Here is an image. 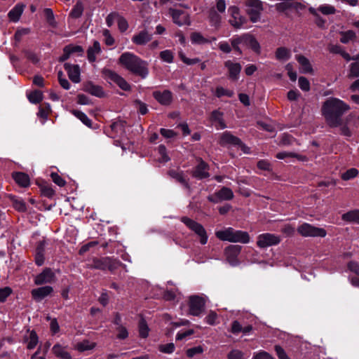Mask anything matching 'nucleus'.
<instances>
[{"label": "nucleus", "instance_id": "1", "mask_svg": "<svg viewBox=\"0 0 359 359\" xmlns=\"http://www.w3.org/2000/svg\"><path fill=\"white\" fill-rule=\"evenodd\" d=\"M350 107L344 101L336 98L330 97L322 107V113L327 124L332 128H336L341 124V116L348 111Z\"/></svg>", "mask_w": 359, "mask_h": 359}, {"label": "nucleus", "instance_id": "2", "mask_svg": "<svg viewBox=\"0 0 359 359\" xmlns=\"http://www.w3.org/2000/svg\"><path fill=\"white\" fill-rule=\"evenodd\" d=\"M119 64L134 74L138 75L142 78H146L148 75V64L142 60L136 55L130 53H123L118 59Z\"/></svg>", "mask_w": 359, "mask_h": 359}, {"label": "nucleus", "instance_id": "3", "mask_svg": "<svg viewBox=\"0 0 359 359\" xmlns=\"http://www.w3.org/2000/svg\"><path fill=\"white\" fill-rule=\"evenodd\" d=\"M215 235L221 241L231 243H248L250 241V237L247 232L237 231L231 227L217 231Z\"/></svg>", "mask_w": 359, "mask_h": 359}, {"label": "nucleus", "instance_id": "4", "mask_svg": "<svg viewBox=\"0 0 359 359\" xmlns=\"http://www.w3.org/2000/svg\"><path fill=\"white\" fill-rule=\"evenodd\" d=\"M297 231L304 237L323 238L327 235V232L324 229L314 226L308 223H304L300 225L297 229Z\"/></svg>", "mask_w": 359, "mask_h": 359}, {"label": "nucleus", "instance_id": "5", "mask_svg": "<svg viewBox=\"0 0 359 359\" xmlns=\"http://www.w3.org/2000/svg\"><path fill=\"white\" fill-rule=\"evenodd\" d=\"M181 220L189 229L194 231L199 236L200 243L202 245L207 243L208 236L201 224L186 217H182Z\"/></svg>", "mask_w": 359, "mask_h": 359}, {"label": "nucleus", "instance_id": "6", "mask_svg": "<svg viewBox=\"0 0 359 359\" xmlns=\"http://www.w3.org/2000/svg\"><path fill=\"white\" fill-rule=\"evenodd\" d=\"M102 74L104 79H107L110 83H114L116 84L123 90H130V86L128 82L115 72L109 69H104L102 70Z\"/></svg>", "mask_w": 359, "mask_h": 359}, {"label": "nucleus", "instance_id": "7", "mask_svg": "<svg viewBox=\"0 0 359 359\" xmlns=\"http://www.w3.org/2000/svg\"><path fill=\"white\" fill-rule=\"evenodd\" d=\"M240 43L246 45L256 53H259V51L260 46L259 43L253 36L250 35H245L241 38L234 39L231 41V44L233 48L238 51H240V49L238 45Z\"/></svg>", "mask_w": 359, "mask_h": 359}, {"label": "nucleus", "instance_id": "8", "mask_svg": "<svg viewBox=\"0 0 359 359\" xmlns=\"http://www.w3.org/2000/svg\"><path fill=\"white\" fill-rule=\"evenodd\" d=\"M247 12L253 22L259 20L260 13L262 10V2L259 0H247L245 1Z\"/></svg>", "mask_w": 359, "mask_h": 359}, {"label": "nucleus", "instance_id": "9", "mask_svg": "<svg viewBox=\"0 0 359 359\" xmlns=\"http://www.w3.org/2000/svg\"><path fill=\"white\" fill-rule=\"evenodd\" d=\"M280 242V238L273 233H266L260 234L257 238V245L260 248H267L278 245Z\"/></svg>", "mask_w": 359, "mask_h": 359}, {"label": "nucleus", "instance_id": "10", "mask_svg": "<svg viewBox=\"0 0 359 359\" xmlns=\"http://www.w3.org/2000/svg\"><path fill=\"white\" fill-rule=\"evenodd\" d=\"M189 314L198 316L203 311L205 306V301L198 296H191L189 298Z\"/></svg>", "mask_w": 359, "mask_h": 359}, {"label": "nucleus", "instance_id": "11", "mask_svg": "<svg viewBox=\"0 0 359 359\" xmlns=\"http://www.w3.org/2000/svg\"><path fill=\"white\" fill-rule=\"evenodd\" d=\"M228 11L231 16L229 19L230 24L236 28L243 27L245 20V18L240 14L238 8L236 6H230Z\"/></svg>", "mask_w": 359, "mask_h": 359}, {"label": "nucleus", "instance_id": "12", "mask_svg": "<svg viewBox=\"0 0 359 359\" xmlns=\"http://www.w3.org/2000/svg\"><path fill=\"white\" fill-rule=\"evenodd\" d=\"M169 12L174 23L177 25L182 26L190 24L189 15L186 12L177 9H170Z\"/></svg>", "mask_w": 359, "mask_h": 359}, {"label": "nucleus", "instance_id": "13", "mask_svg": "<svg viewBox=\"0 0 359 359\" xmlns=\"http://www.w3.org/2000/svg\"><path fill=\"white\" fill-rule=\"evenodd\" d=\"M233 197V193L229 188L223 187L218 191L215 196H208V200L213 203H218L221 201L230 200Z\"/></svg>", "mask_w": 359, "mask_h": 359}, {"label": "nucleus", "instance_id": "14", "mask_svg": "<svg viewBox=\"0 0 359 359\" xmlns=\"http://www.w3.org/2000/svg\"><path fill=\"white\" fill-rule=\"evenodd\" d=\"M55 274L50 269H44L41 273L37 275L34 279L36 285H43L50 283L54 280Z\"/></svg>", "mask_w": 359, "mask_h": 359}, {"label": "nucleus", "instance_id": "15", "mask_svg": "<svg viewBox=\"0 0 359 359\" xmlns=\"http://www.w3.org/2000/svg\"><path fill=\"white\" fill-rule=\"evenodd\" d=\"M154 97L163 105H169L172 100V94L168 90H156L153 93Z\"/></svg>", "mask_w": 359, "mask_h": 359}, {"label": "nucleus", "instance_id": "16", "mask_svg": "<svg viewBox=\"0 0 359 359\" xmlns=\"http://www.w3.org/2000/svg\"><path fill=\"white\" fill-rule=\"evenodd\" d=\"M65 69L67 71L69 78L72 82L75 83L80 82V68L78 65L65 63Z\"/></svg>", "mask_w": 359, "mask_h": 359}, {"label": "nucleus", "instance_id": "17", "mask_svg": "<svg viewBox=\"0 0 359 359\" xmlns=\"http://www.w3.org/2000/svg\"><path fill=\"white\" fill-rule=\"evenodd\" d=\"M53 289L50 286H44L32 290V296L36 302H41L45 297L51 294Z\"/></svg>", "mask_w": 359, "mask_h": 359}, {"label": "nucleus", "instance_id": "18", "mask_svg": "<svg viewBox=\"0 0 359 359\" xmlns=\"http://www.w3.org/2000/svg\"><path fill=\"white\" fill-rule=\"evenodd\" d=\"M83 52V48L80 46L69 45L63 50V54L60 57V61L64 62L67 60L72 55L76 54L81 55Z\"/></svg>", "mask_w": 359, "mask_h": 359}, {"label": "nucleus", "instance_id": "19", "mask_svg": "<svg viewBox=\"0 0 359 359\" xmlns=\"http://www.w3.org/2000/svg\"><path fill=\"white\" fill-rule=\"evenodd\" d=\"M309 11L314 16H318V12L325 15H332L337 12L335 7L330 4H322L318 8L310 7Z\"/></svg>", "mask_w": 359, "mask_h": 359}, {"label": "nucleus", "instance_id": "20", "mask_svg": "<svg viewBox=\"0 0 359 359\" xmlns=\"http://www.w3.org/2000/svg\"><path fill=\"white\" fill-rule=\"evenodd\" d=\"M224 65L228 69L229 78L232 80H237L241 71V65L238 62L227 60L225 62Z\"/></svg>", "mask_w": 359, "mask_h": 359}, {"label": "nucleus", "instance_id": "21", "mask_svg": "<svg viewBox=\"0 0 359 359\" xmlns=\"http://www.w3.org/2000/svg\"><path fill=\"white\" fill-rule=\"evenodd\" d=\"M241 247L238 245H232L226 249V255L227 261L231 266H236L238 262L236 259L237 255L239 254Z\"/></svg>", "mask_w": 359, "mask_h": 359}, {"label": "nucleus", "instance_id": "22", "mask_svg": "<svg viewBox=\"0 0 359 359\" xmlns=\"http://www.w3.org/2000/svg\"><path fill=\"white\" fill-rule=\"evenodd\" d=\"M53 354L60 359H72L71 354L67 351V346L60 344H55L52 348Z\"/></svg>", "mask_w": 359, "mask_h": 359}, {"label": "nucleus", "instance_id": "23", "mask_svg": "<svg viewBox=\"0 0 359 359\" xmlns=\"http://www.w3.org/2000/svg\"><path fill=\"white\" fill-rule=\"evenodd\" d=\"M151 39V35L146 30H142L135 34L132 41L136 45H144Z\"/></svg>", "mask_w": 359, "mask_h": 359}, {"label": "nucleus", "instance_id": "24", "mask_svg": "<svg viewBox=\"0 0 359 359\" xmlns=\"http://www.w3.org/2000/svg\"><path fill=\"white\" fill-rule=\"evenodd\" d=\"M295 58L300 65L299 70L301 73L308 74L313 72L312 66L306 57L302 55H297Z\"/></svg>", "mask_w": 359, "mask_h": 359}, {"label": "nucleus", "instance_id": "25", "mask_svg": "<svg viewBox=\"0 0 359 359\" xmlns=\"http://www.w3.org/2000/svg\"><path fill=\"white\" fill-rule=\"evenodd\" d=\"M83 89L86 92L98 97H102L104 95L102 88L100 86L95 85L91 82L87 83L84 86Z\"/></svg>", "mask_w": 359, "mask_h": 359}, {"label": "nucleus", "instance_id": "26", "mask_svg": "<svg viewBox=\"0 0 359 359\" xmlns=\"http://www.w3.org/2000/svg\"><path fill=\"white\" fill-rule=\"evenodd\" d=\"M118 264V262L113 261L109 257L103 258L101 260H98L95 262V267L101 269H108L109 271H113L116 268V265Z\"/></svg>", "mask_w": 359, "mask_h": 359}, {"label": "nucleus", "instance_id": "27", "mask_svg": "<svg viewBox=\"0 0 359 359\" xmlns=\"http://www.w3.org/2000/svg\"><path fill=\"white\" fill-rule=\"evenodd\" d=\"M194 176L198 179H203L208 177L209 174L208 172V165L201 161L194 172Z\"/></svg>", "mask_w": 359, "mask_h": 359}, {"label": "nucleus", "instance_id": "28", "mask_svg": "<svg viewBox=\"0 0 359 359\" xmlns=\"http://www.w3.org/2000/svg\"><path fill=\"white\" fill-rule=\"evenodd\" d=\"M13 177L15 182L22 187H27L29 185V177L24 172H14L13 174Z\"/></svg>", "mask_w": 359, "mask_h": 359}, {"label": "nucleus", "instance_id": "29", "mask_svg": "<svg viewBox=\"0 0 359 359\" xmlns=\"http://www.w3.org/2000/svg\"><path fill=\"white\" fill-rule=\"evenodd\" d=\"M241 143L240 139L232 135L231 133L228 132H225L222 134L220 138V144L222 145L224 144H233L237 145Z\"/></svg>", "mask_w": 359, "mask_h": 359}, {"label": "nucleus", "instance_id": "30", "mask_svg": "<svg viewBox=\"0 0 359 359\" xmlns=\"http://www.w3.org/2000/svg\"><path fill=\"white\" fill-rule=\"evenodd\" d=\"M101 53L100 44L98 41H95L93 43V46L88 49V59L90 62H93L96 60L97 55Z\"/></svg>", "mask_w": 359, "mask_h": 359}, {"label": "nucleus", "instance_id": "31", "mask_svg": "<svg viewBox=\"0 0 359 359\" xmlns=\"http://www.w3.org/2000/svg\"><path fill=\"white\" fill-rule=\"evenodd\" d=\"M25 6L23 4H17L8 13V18L13 22H18L24 11Z\"/></svg>", "mask_w": 359, "mask_h": 359}, {"label": "nucleus", "instance_id": "32", "mask_svg": "<svg viewBox=\"0 0 359 359\" xmlns=\"http://www.w3.org/2000/svg\"><path fill=\"white\" fill-rule=\"evenodd\" d=\"M45 244L40 242L37 245L35 252V262L38 266H41L44 263Z\"/></svg>", "mask_w": 359, "mask_h": 359}, {"label": "nucleus", "instance_id": "33", "mask_svg": "<svg viewBox=\"0 0 359 359\" xmlns=\"http://www.w3.org/2000/svg\"><path fill=\"white\" fill-rule=\"evenodd\" d=\"M276 58L280 61H286L292 56L291 50L285 47H280L276 50Z\"/></svg>", "mask_w": 359, "mask_h": 359}, {"label": "nucleus", "instance_id": "34", "mask_svg": "<svg viewBox=\"0 0 359 359\" xmlns=\"http://www.w3.org/2000/svg\"><path fill=\"white\" fill-rule=\"evenodd\" d=\"M342 219L345 222L359 224V210H353L344 213Z\"/></svg>", "mask_w": 359, "mask_h": 359}, {"label": "nucleus", "instance_id": "35", "mask_svg": "<svg viewBox=\"0 0 359 359\" xmlns=\"http://www.w3.org/2000/svg\"><path fill=\"white\" fill-rule=\"evenodd\" d=\"M211 120L215 123L217 129H224L226 128V125L222 119V114L219 111H214L211 115Z\"/></svg>", "mask_w": 359, "mask_h": 359}, {"label": "nucleus", "instance_id": "36", "mask_svg": "<svg viewBox=\"0 0 359 359\" xmlns=\"http://www.w3.org/2000/svg\"><path fill=\"white\" fill-rule=\"evenodd\" d=\"M96 346V343L90 341L89 340H83L78 343L76 346V348L81 352L89 351L93 349Z\"/></svg>", "mask_w": 359, "mask_h": 359}, {"label": "nucleus", "instance_id": "37", "mask_svg": "<svg viewBox=\"0 0 359 359\" xmlns=\"http://www.w3.org/2000/svg\"><path fill=\"white\" fill-rule=\"evenodd\" d=\"M297 158L299 161H304L306 160V157L302 155H299L297 154L292 153V152H287V151H282L279 152L276 154V158L278 159H285L287 158Z\"/></svg>", "mask_w": 359, "mask_h": 359}, {"label": "nucleus", "instance_id": "38", "mask_svg": "<svg viewBox=\"0 0 359 359\" xmlns=\"http://www.w3.org/2000/svg\"><path fill=\"white\" fill-rule=\"evenodd\" d=\"M72 114L79 118L84 125L88 128H92L91 120L83 112L79 110H73Z\"/></svg>", "mask_w": 359, "mask_h": 359}, {"label": "nucleus", "instance_id": "39", "mask_svg": "<svg viewBox=\"0 0 359 359\" xmlns=\"http://www.w3.org/2000/svg\"><path fill=\"white\" fill-rule=\"evenodd\" d=\"M191 41L192 43H195V44H204V43L210 42V40L205 38L199 32H193L191 35Z\"/></svg>", "mask_w": 359, "mask_h": 359}, {"label": "nucleus", "instance_id": "40", "mask_svg": "<svg viewBox=\"0 0 359 359\" xmlns=\"http://www.w3.org/2000/svg\"><path fill=\"white\" fill-rule=\"evenodd\" d=\"M11 201L15 209L20 212H25L26 210V205L24 201L15 196L11 197Z\"/></svg>", "mask_w": 359, "mask_h": 359}, {"label": "nucleus", "instance_id": "41", "mask_svg": "<svg viewBox=\"0 0 359 359\" xmlns=\"http://www.w3.org/2000/svg\"><path fill=\"white\" fill-rule=\"evenodd\" d=\"M170 175L187 188L189 187L187 179L184 177L182 172L171 170L170 171Z\"/></svg>", "mask_w": 359, "mask_h": 359}, {"label": "nucleus", "instance_id": "42", "mask_svg": "<svg viewBox=\"0 0 359 359\" xmlns=\"http://www.w3.org/2000/svg\"><path fill=\"white\" fill-rule=\"evenodd\" d=\"M30 102L37 104L43 100V93L39 90L32 92L27 95Z\"/></svg>", "mask_w": 359, "mask_h": 359}, {"label": "nucleus", "instance_id": "43", "mask_svg": "<svg viewBox=\"0 0 359 359\" xmlns=\"http://www.w3.org/2000/svg\"><path fill=\"white\" fill-rule=\"evenodd\" d=\"M341 36L340 41L343 43H347L355 39V34L353 31L348 30L346 32H342L341 33Z\"/></svg>", "mask_w": 359, "mask_h": 359}, {"label": "nucleus", "instance_id": "44", "mask_svg": "<svg viewBox=\"0 0 359 359\" xmlns=\"http://www.w3.org/2000/svg\"><path fill=\"white\" fill-rule=\"evenodd\" d=\"M210 22L212 26L218 27L221 22V15L216 13L214 9L210 11Z\"/></svg>", "mask_w": 359, "mask_h": 359}, {"label": "nucleus", "instance_id": "45", "mask_svg": "<svg viewBox=\"0 0 359 359\" xmlns=\"http://www.w3.org/2000/svg\"><path fill=\"white\" fill-rule=\"evenodd\" d=\"M358 174L359 172L356 168H350L342 173L341 179L345 181L350 180L357 177Z\"/></svg>", "mask_w": 359, "mask_h": 359}, {"label": "nucleus", "instance_id": "46", "mask_svg": "<svg viewBox=\"0 0 359 359\" xmlns=\"http://www.w3.org/2000/svg\"><path fill=\"white\" fill-rule=\"evenodd\" d=\"M38 337L35 332L32 331L27 339V348L33 349L38 344Z\"/></svg>", "mask_w": 359, "mask_h": 359}, {"label": "nucleus", "instance_id": "47", "mask_svg": "<svg viewBox=\"0 0 359 359\" xmlns=\"http://www.w3.org/2000/svg\"><path fill=\"white\" fill-rule=\"evenodd\" d=\"M83 11L82 4L78 2L72 8L70 15L74 18H78L81 16Z\"/></svg>", "mask_w": 359, "mask_h": 359}, {"label": "nucleus", "instance_id": "48", "mask_svg": "<svg viewBox=\"0 0 359 359\" xmlns=\"http://www.w3.org/2000/svg\"><path fill=\"white\" fill-rule=\"evenodd\" d=\"M161 59L168 63H171L173 61V53L170 50H165L160 53Z\"/></svg>", "mask_w": 359, "mask_h": 359}, {"label": "nucleus", "instance_id": "49", "mask_svg": "<svg viewBox=\"0 0 359 359\" xmlns=\"http://www.w3.org/2000/svg\"><path fill=\"white\" fill-rule=\"evenodd\" d=\"M139 332L140 335L146 338L149 335V327L144 319H141L139 323Z\"/></svg>", "mask_w": 359, "mask_h": 359}, {"label": "nucleus", "instance_id": "50", "mask_svg": "<svg viewBox=\"0 0 359 359\" xmlns=\"http://www.w3.org/2000/svg\"><path fill=\"white\" fill-rule=\"evenodd\" d=\"M158 349L162 353L170 354L175 351V346L173 343H169L160 345Z\"/></svg>", "mask_w": 359, "mask_h": 359}, {"label": "nucleus", "instance_id": "51", "mask_svg": "<svg viewBox=\"0 0 359 359\" xmlns=\"http://www.w3.org/2000/svg\"><path fill=\"white\" fill-rule=\"evenodd\" d=\"M180 293L177 292L176 289H170L168 290L164 294V298L166 300H175V299H178V296H180Z\"/></svg>", "mask_w": 359, "mask_h": 359}, {"label": "nucleus", "instance_id": "52", "mask_svg": "<svg viewBox=\"0 0 359 359\" xmlns=\"http://www.w3.org/2000/svg\"><path fill=\"white\" fill-rule=\"evenodd\" d=\"M116 330L117 332L116 337L118 339H125L128 337V332L127 329L123 325L116 327Z\"/></svg>", "mask_w": 359, "mask_h": 359}, {"label": "nucleus", "instance_id": "53", "mask_svg": "<svg viewBox=\"0 0 359 359\" xmlns=\"http://www.w3.org/2000/svg\"><path fill=\"white\" fill-rule=\"evenodd\" d=\"M158 152L160 155V157H159L160 162L165 163L170 160V158L168 157V156L166 154V149H165V146L160 145L158 148Z\"/></svg>", "mask_w": 359, "mask_h": 359}, {"label": "nucleus", "instance_id": "54", "mask_svg": "<svg viewBox=\"0 0 359 359\" xmlns=\"http://www.w3.org/2000/svg\"><path fill=\"white\" fill-rule=\"evenodd\" d=\"M117 23L118 29L123 32L127 30L128 28V24L127 20L122 16L118 15L117 17Z\"/></svg>", "mask_w": 359, "mask_h": 359}, {"label": "nucleus", "instance_id": "55", "mask_svg": "<svg viewBox=\"0 0 359 359\" xmlns=\"http://www.w3.org/2000/svg\"><path fill=\"white\" fill-rule=\"evenodd\" d=\"M228 359H246V358L241 351L234 349L228 354Z\"/></svg>", "mask_w": 359, "mask_h": 359}, {"label": "nucleus", "instance_id": "56", "mask_svg": "<svg viewBox=\"0 0 359 359\" xmlns=\"http://www.w3.org/2000/svg\"><path fill=\"white\" fill-rule=\"evenodd\" d=\"M233 93L231 90L224 89L222 87H217L215 90V95L218 97L226 95L227 97H232Z\"/></svg>", "mask_w": 359, "mask_h": 359}, {"label": "nucleus", "instance_id": "57", "mask_svg": "<svg viewBox=\"0 0 359 359\" xmlns=\"http://www.w3.org/2000/svg\"><path fill=\"white\" fill-rule=\"evenodd\" d=\"M11 293L12 290L9 287H5L0 289V302H4Z\"/></svg>", "mask_w": 359, "mask_h": 359}, {"label": "nucleus", "instance_id": "58", "mask_svg": "<svg viewBox=\"0 0 359 359\" xmlns=\"http://www.w3.org/2000/svg\"><path fill=\"white\" fill-rule=\"evenodd\" d=\"M299 86L304 91H309L310 89V83L309 80L303 76L299 78Z\"/></svg>", "mask_w": 359, "mask_h": 359}, {"label": "nucleus", "instance_id": "59", "mask_svg": "<svg viewBox=\"0 0 359 359\" xmlns=\"http://www.w3.org/2000/svg\"><path fill=\"white\" fill-rule=\"evenodd\" d=\"M217 314L214 311H210L205 317V322L211 325L217 323Z\"/></svg>", "mask_w": 359, "mask_h": 359}, {"label": "nucleus", "instance_id": "60", "mask_svg": "<svg viewBox=\"0 0 359 359\" xmlns=\"http://www.w3.org/2000/svg\"><path fill=\"white\" fill-rule=\"evenodd\" d=\"M203 352V348L201 346L189 348L187 351V355L189 358L194 357L196 354H201Z\"/></svg>", "mask_w": 359, "mask_h": 359}, {"label": "nucleus", "instance_id": "61", "mask_svg": "<svg viewBox=\"0 0 359 359\" xmlns=\"http://www.w3.org/2000/svg\"><path fill=\"white\" fill-rule=\"evenodd\" d=\"M194 333V330L192 329L187 330L186 331H180L176 335V340H182L187 337L192 335Z\"/></svg>", "mask_w": 359, "mask_h": 359}, {"label": "nucleus", "instance_id": "62", "mask_svg": "<svg viewBox=\"0 0 359 359\" xmlns=\"http://www.w3.org/2000/svg\"><path fill=\"white\" fill-rule=\"evenodd\" d=\"M350 74L355 77L359 76V55L358 60L351 64Z\"/></svg>", "mask_w": 359, "mask_h": 359}, {"label": "nucleus", "instance_id": "63", "mask_svg": "<svg viewBox=\"0 0 359 359\" xmlns=\"http://www.w3.org/2000/svg\"><path fill=\"white\" fill-rule=\"evenodd\" d=\"M103 36L104 38V43L107 46H112L114 43V39L110 34V32L108 29H104L103 31Z\"/></svg>", "mask_w": 359, "mask_h": 359}, {"label": "nucleus", "instance_id": "64", "mask_svg": "<svg viewBox=\"0 0 359 359\" xmlns=\"http://www.w3.org/2000/svg\"><path fill=\"white\" fill-rule=\"evenodd\" d=\"M253 358L254 359H274L269 353L266 351H259L256 353Z\"/></svg>", "mask_w": 359, "mask_h": 359}]
</instances>
